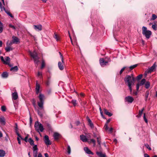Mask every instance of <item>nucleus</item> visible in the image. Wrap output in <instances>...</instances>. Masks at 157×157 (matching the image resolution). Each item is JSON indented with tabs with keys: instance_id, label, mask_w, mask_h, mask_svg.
<instances>
[{
	"instance_id": "1",
	"label": "nucleus",
	"mask_w": 157,
	"mask_h": 157,
	"mask_svg": "<svg viewBox=\"0 0 157 157\" xmlns=\"http://www.w3.org/2000/svg\"><path fill=\"white\" fill-rule=\"evenodd\" d=\"M135 80V78L133 74H131L130 75H126L124 78L125 83L127 86L133 85Z\"/></svg>"
},
{
	"instance_id": "2",
	"label": "nucleus",
	"mask_w": 157,
	"mask_h": 157,
	"mask_svg": "<svg viewBox=\"0 0 157 157\" xmlns=\"http://www.w3.org/2000/svg\"><path fill=\"white\" fill-rule=\"evenodd\" d=\"M142 30L143 35L145 36L147 39H149L152 34L151 31L148 30L147 28L144 26L142 27Z\"/></svg>"
},
{
	"instance_id": "3",
	"label": "nucleus",
	"mask_w": 157,
	"mask_h": 157,
	"mask_svg": "<svg viewBox=\"0 0 157 157\" xmlns=\"http://www.w3.org/2000/svg\"><path fill=\"white\" fill-rule=\"evenodd\" d=\"M29 54L33 58L35 63L36 64L37 66L38 65V63L39 62V58L38 56L37 53L35 51H34L33 52H30Z\"/></svg>"
},
{
	"instance_id": "4",
	"label": "nucleus",
	"mask_w": 157,
	"mask_h": 157,
	"mask_svg": "<svg viewBox=\"0 0 157 157\" xmlns=\"http://www.w3.org/2000/svg\"><path fill=\"white\" fill-rule=\"evenodd\" d=\"M44 97V96L43 94H40L39 96L40 101H38L37 103L38 106L41 109H44L43 105Z\"/></svg>"
},
{
	"instance_id": "5",
	"label": "nucleus",
	"mask_w": 157,
	"mask_h": 157,
	"mask_svg": "<svg viewBox=\"0 0 157 157\" xmlns=\"http://www.w3.org/2000/svg\"><path fill=\"white\" fill-rule=\"evenodd\" d=\"M34 127L35 129L38 132H42L44 130V128L42 124L41 123L39 124L38 121L35 122L34 124Z\"/></svg>"
},
{
	"instance_id": "6",
	"label": "nucleus",
	"mask_w": 157,
	"mask_h": 157,
	"mask_svg": "<svg viewBox=\"0 0 157 157\" xmlns=\"http://www.w3.org/2000/svg\"><path fill=\"white\" fill-rule=\"evenodd\" d=\"M110 61H105L103 58H101L100 59V63L101 66L104 67L109 62H110Z\"/></svg>"
},
{
	"instance_id": "7",
	"label": "nucleus",
	"mask_w": 157,
	"mask_h": 157,
	"mask_svg": "<svg viewBox=\"0 0 157 157\" xmlns=\"http://www.w3.org/2000/svg\"><path fill=\"white\" fill-rule=\"evenodd\" d=\"M156 64V62H155L154 64L153 65L148 69L147 71V72L148 73H151V72L153 71L154 70L155 68Z\"/></svg>"
},
{
	"instance_id": "8",
	"label": "nucleus",
	"mask_w": 157,
	"mask_h": 157,
	"mask_svg": "<svg viewBox=\"0 0 157 157\" xmlns=\"http://www.w3.org/2000/svg\"><path fill=\"white\" fill-rule=\"evenodd\" d=\"M44 142L46 145H50L51 144L50 140H49L48 136L47 135H45L44 137Z\"/></svg>"
},
{
	"instance_id": "9",
	"label": "nucleus",
	"mask_w": 157,
	"mask_h": 157,
	"mask_svg": "<svg viewBox=\"0 0 157 157\" xmlns=\"http://www.w3.org/2000/svg\"><path fill=\"white\" fill-rule=\"evenodd\" d=\"M34 29L36 31H40L42 30V26L41 25H34Z\"/></svg>"
},
{
	"instance_id": "10",
	"label": "nucleus",
	"mask_w": 157,
	"mask_h": 157,
	"mask_svg": "<svg viewBox=\"0 0 157 157\" xmlns=\"http://www.w3.org/2000/svg\"><path fill=\"white\" fill-rule=\"evenodd\" d=\"M125 100L128 102L132 103L134 101V98L130 96H128L125 98Z\"/></svg>"
},
{
	"instance_id": "11",
	"label": "nucleus",
	"mask_w": 157,
	"mask_h": 157,
	"mask_svg": "<svg viewBox=\"0 0 157 157\" xmlns=\"http://www.w3.org/2000/svg\"><path fill=\"white\" fill-rule=\"evenodd\" d=\"M84 150L85 152L88 154L94 155V153L88 148V147H85L84 148Z\"/></svg>"
},
{
	"instance_id": "12",
	"label": "nucleus",
	"mask_w": 157,
	"mask_h": 157,
	"mask_svg": "<svg viewBox=\"0 0 157 157\" xmlns=\"http://www.w3.org/2000/svg\"><path fill=\"white\" fill-rule=\"evenodd\" d=\"M40 85L38 83L37 81L36 82V84L35 92L36 94H38L39 92Z\"/></svg>"
},
{
	"instance_id": "13",
	"label": "nucleus",
	"mask_w": 157,
	"mask_h": 157,
	"mask_svg": "<svg viewBox=\"0 0 157 157\" xmlns=\"http://www.w3.org/2000/svg\"><path fill=\"white\" fill-rule=\"evenodd\" d=\"M63 63L64 61L63 62L62 61L61 62L59 61L58 62V67L59 69L60 70H63L64 69V66H63Z\"/></svg>"
},
{
	"instance_id": "14",
	"label": "nucleus",
	"mask_w": 157,
	"mask_h": 157,
	"mask_svg": "<svg viewBox=\"0 0 157 157\" xmlns=\"http://www.w3.org/2000/svg\"><path fill=\"white\" fill-rule=\"evenodd\" d=\"M12 100H16L18 98V94L16 92L12 93Z\"/></svg>"
},
{
	"instance_id": "15",
	"label": "nucleus",
	"mask_w": 157,
	"mask_h": 157,
	"mask_svg": "<svg viewBox=\"0 0 157 157\" xmlns=\"http://www.w3.org/2000/svg\"><path fill=\"white\" fill-rule=\"evenodd\" d=\"M13 44H17L20 42L19 39L16 36H13L12 37Z\"/></svg>"
},
{
	"instance_id": "16",
	"label": "nucleus",
	"mask_w": 157,
	"mask_h": 157,
	"mask_svg": "<svg viewBox=\"0 0 157 157\" xmlns=\"http://www.w3.org/2000/svg\"><path fill=\"white\" fill-rule=\"evenodd\" d=\"M86 118L87 119L89 123V125L92 128H94V125L93 123L92 122L91 120L88 117H86Z\"/></svg>"
},
{
	"instance_id": "17",
	"label": "nucleus",
	"mask_w": 157,
	"mask_h": 157,
	"mask_svg": "<svg viewBox=\"0 0 157 157\" xmlns=\"http://www.w3.org/2000/svg\"><path fill=\"white\" fill-rule=\"evenodd\" d=\"M80 139L83 142H86L87 141L86 136L83 135H80Z\"/></svg>"
},
{
	"instance_id": "18",
	"label": "nucleus",
	"mask_w": 157,
	"mask_h": 157,
	"mask_svg": "<svg viewBox=\"0 0 157 157\" xmlns=\"http://www.w3.org/2000/svg\"><path fill=\"white\" fill-rule=\"evenodd\" d=\"M60 135L57 132H55L53 135V137L55 140H58Z\"/></svg>"
},
{
	"instance_id": "19",
	"label": "nucleus",
	"mask_w": 157,
	"mask_h": 157,
	"mask_svg": "<svg viewBox=\"0 0 157 157\" xmlns=\"http://www.w3.org/2000/svg\"><path fill=\"white\" fill-rule=\"evenodd\" d=\"M33 153H38V149L37 147V145H33Z\"/></svg>"
},
{
	"instance_id": "20",
	"label": "nucleus",
	"mask_w": 157,
	"mask_h": 157,
	"mask_svg": "<svg viewBox=\"0 0 157 157\" xmlns=\"http://www.w3.org/2000/svg\"><path fill=\"white\" fill-rule=\"evenodd\" d=\"M5 60H4V63L6 64H9L10 61V59L8 56L5 57Z\"/></svg>"
},
{
	"instance_id": "21",
	"label": "nucleus",
	"mask_w": 157,
	"mask_h": 157,
	"mask_svg": "<svg viewBox=\"0 0 157 157\" xmlns=\"http://www.w3.org/2000/svg\"><path fill=\"white\" fill-rule=\"evenodd\" d=\"M152 28L155 30H156L157 28V22H155L152 23Z\"/></svg>"
},
{
	"instance_id": "22",
	"label": "nucleus",
	"mask_w": 157,
	"mask_h": 157,
	"mask_svg": "<svg viewBox=\"0 0 157 157\" xmlns=\"http://www.w3.org/2000/svg\"><path fill=\"white\" fill-rule=\"evenodd\" d=\"M51 83V77H48L47 78V79L46 81V85L47 86H49Z\"/></svg>"
},
{
	"instance_id": "23",
	"label": "nucleus",
	"mask_w": 157,
	"mask_h": 157,
	"mask_svg": "<svg viewBox=\"0 0 157 157\" xmlns=\"http://www.w3.org/2000/svg\"><path fill=\"white\" fill-rule=\"evenodd\" d=\"M6 152L5 151L2 150H0V157H3L5 156Z\"/></svg>"
},
{
	"instance_id": "24",
	"label": "nucleus",
	"mask_w": 157,
	"mask_h": 157,
	"mask_svg": "<svg viewBox=\"0 0 157 157\" xmlns=\"http://www.w3.org/2000/svg\"><path fill=\"white\" fill-rule=\"evenodd\" d=\"M104 111L105 114L109 117H110L112 115V114L110 113L106 109H104Z\"/></svg>"
},
{
	"instance_id": "25",
	"label": "nucleus",
	"mask_w": 157,
	"mask_h": 157,
	"mask_svg": "<svg viewBox=\"0 0 157 157\" xmlns=\"http://www.w3.org/2000/svg\"><path fill=\"white\" fill-rule=\"evenodd\" d=\"M10 71H17L18 70V67L17 66L11 67L10 69Z\"/></svg>"
},
{
	"instance_id": "26",
	"label": "nucleus",
	"mask_w": 157,
	"mask_h": 157,
	"mask_svg": "<svg viewBox=\"0 0 157 157\" xmlns=\"http://www.w3.org/2000/svg\"><path fill=\"white\" fill-rule=\"evenodd\" d=\"M0 123L4 124H5V120L3 117H0Z\"/></svg>"
},
{
	"instance_id": "27",
	"label": "nucleus",
	"mask_w": 157,
	"mask_h": 157,
	"mask_svg": "<svg viewBox=\"0 0 157 157\" xmlns=\"http://www.w3.org/2000/svg\"><path fill=\"white\" fill-rule=\"evenodd\" d=\"M2 77L4 78H6L8 77V75L7 72H3L2 74Z\"/></svg>"
},
{
	"instance_id": "28",
	"label": "nucleus",
	"mask_w": 157,
	"mask_h": 157,
	"mask_svg": "<svg viewBox=\"0 0 157 157\" xmlns=\"http://www.w3.org/2000/svg\"><path fill=\"white\" fill-rule=\"evenodd\" d=\"M144 110V108H143L142 109L140 110H139V114L137 116V117H140L142 114L143 112V111Z\"/></svg>"
},
{
	"instance_id": "29",
	"label": "nucleus",
	"mask_w": 157,
	"mask_h": 157,
	"mask_svg": "<svg viewBox=\"0 0 157 157\" xmlns=\"http://www.w3.org/2000/svg\"><path fill=\"white\" fill-rule=\"evenodd\" d=\"M28 141L30 143V144L31 146H33L34 145V142L33 140H32L31 138H29L28 140Z\"/></svg>"
},
{
	"instance_id": "30",
	"label": "nucleus",
	"mask_w": 157,
	"mask_h": 157,
	"mask_svg": "<svg viewBox=\"0 0 157 157\" xmlns=\"http://www.w3.org/2000/svg\"><path fill=\"white\" fill-rule=\"evenodd\" d=\"M53 37L57 41H59V36H58L55 33H54Z\"/></svg>"
},
{
	"instance_id": "31",
	"label": "nucleus",
	"mask_w": 157,
	"mask_h": 157,
	"mask_svg": "<svg viewBox=\"0 0 157 157\" xmlns=\"http://www.w3.org/2000/svg\"><path fill=\"white\" fill-rule=\"evenodd\" d=\"M145 87L146 89L148 88L150 86V83L149 82H147L145 84Z\"/></svg>"
},
{
	"instance_id": "32",
	"label": "nucleus",
	"mask_w": 157,
	"mask_h": 157,
	"mask_svg": "<svg viewBox=\"0 0 157 157\" xmlns=\"http://www.w3.org/2000/svg\"><path fill=\"white\" fill-rule=\"evenodd\" d=\"M6 51L7 52H10V50H12L13 49L10 46H7L5 49Z\"/></svg>"
},
{
	"instance_id": "33",
	"label": "nucleus",
	"mask_w": 157,
	"mask_h": 157,
	"mask_svg": "<svg viewBox=\"0 0 157 157\" xmlns=\"http://www.w3.org/2000/svg\"><path fill=\"white\" fill-rule=\"evenodd\" d=\"M145 81L146 80L145 79H143L140 81V83H139L140 84V86H142L145 84Z\"/></svg>"
},
{
	"instance_id": "34",
	"label": "nucleus",
	"mask_w": 157,
	"mask_h": 157,
	"mask_svg": "<svg viewBox=\"0 0 157 157\" xmlns=\"http://www.w3.org/2000/svg\"><path fill=\"white\" fill-rule=\"evenodd\" d=\"M67 152L69 155H70L71 153V148L70 146L69 145H67Z\"/></svg>"
},
{
	"instance_id": "35",
	"label": "nucleus",
	"mask_w": 157,
	"mask_h": 157,
	"mask_svg": "<svg viewBox=\"0 0 157 157\" xmlns=\"http://www.w3.org/2000/svg\"><path fill=\"white\" fill-rule=\"evenodd\" d=\"M97 142L99 145H100L101 143V139L100 136L98 137L97 138Z\"/></svg>"
},
{
	"instance_id": "36",
	"label": "nucleus",
	"mask_w": 157,
	"mask_h": 157,
	"mask_svg": "<svg viewBox=\"0 0 157 157\" xmlns=\"http://www.w3.org/2000/svg\"><path fill=\"white\" fill-rule=\"evenodd\" d=\"M89 143H92L93 144V145L95 146L96 145V141L93 139H91L90 140V141L89 142Z\"/></svg>"
},
{
	"instance_id": "37",
	"label": "nucleus",
	"mask_w": 157,
	"mask_h": 157,
	"mask_svg": "<svg viewBox=\"0 0 157 157\" xmlns=\"http://www.w3.org/2000/svg\"><path fill=\"white\" fill-rule=\"evenodd\" d=\"M157 18V16H156L155 14H153L152 15V17L151 19V20H154Z\"/></svg>"
},
{
	"instance_id": "38",
	"label": "nucleus",
	"mask_w": 157,
	"mask_h": 157,
	"mask_svg": "<svg viewBox=\"0 0 157 157\" xmlns=\"http://www.w3.org/2000/svg\"><path fill=\"white\" fill-rule=\"evenodd\" d=\"M137 66V64H136L134 65H133L130 66L129 67V68L131 70H132L134 68H135V67H136Z\"/></svg>"
},
{
	"instance_id": "39",
	"label": "nucleus",
	"mask_w": 157,
	"mask_h": 157,
	"mask_svg": "<svg viewBox=\"0 0 157 157\" xmlns=\"http://www.w3.org/2000/svg\"><path fill=\"white\" fill-rule=\"evenodd\" d=\"M3 25L2 23L0 21V33H2L3 31Z\"/></svg>"
},
{
	"instance_id": "40",
	"label": "nucleus",
	"mask_w": 157,
	"mask_h": 157,
	"mask_svg": "<svg viewBox=\"0 0 157 157\" xmlns=\"http://www.w3.org/2000/svg\"><path fill=\"white\" fill-rule=\"evenodd\" d=\"M71 102L73 104L74 106H75L77 105L76 101L75 100H72Z\"/></svg>"
},
{
	"instance_id": "41",
	"label": "nucleus",
	"mask_w": 157,
	"mask_h": 157,
	"mask_svg": "<svg viewBox=\"0 0 157 157\" xmlns=\"http://www.w3.org/2000/svg\"><path fill=\"white\" fill-rule=\"evenodd\" d=\"M33 104L35 108L36 109V101L34 99L33 100Z\"/></svg>"
},
{
	"instance_id": "42",
	"label": "nucleus",
	"mask_w": 157,
	"mask_h": 157,
	"mask_svg": "<svg viewBox=\"0 0 157 157\" xmlns=\"http://www.w3.org/2000/svg\"><path fill=\"white\" fill-rule=\"evenodd\" d=\"M9 27L12 28L13 29L15 30L16 29L15 27L11 24H9Z\"/></svg>"
},
{
	"instance_id": "43",
	"label": "nucleus",
	"mask_w": 157,
	"mask_h": 157,
	"mask_svg": "<svg viewBox=\"0 0 157 157\" xmlns=\"http://www.w3.org/2000/svg\"><path fill=\"white\" fill-rule=\"evenodd\" d=\"M142 76H143V75L142 74H140V75H138L137 77V78H136L137 80H139L140 79L142 78Z\"/></svg>"
},
{
	"instance_id": "44",
	"label": "nucleus",
	"mask_w": 157,
	"mask_h": 157,
	"mask_svg": "<svg viewBox=\"0 0 157 157\" xmlns=\"http://www.w3.org/2000/svg\"><path fill=\"white\" fill-rule=\"evenodd\" d=\"M15 131L16 133L18 132V128L17 125V123L15 124Z\"/></svg>"
},
{
	"instance_id": "45",
	"label": "nucleus",
	"mask_w": 157,
	"mask_h": 157,
	"mask_svg": "<svg viewBox=\"0 0 157 157\" xmlns=\"http://www.w3.org/2000/svg\"><path fill=\"white\" fill-rule=\"evenodd\" d=\"M145 146L147 147V148L149 150H151V148L149 146V145L147 144H145Z\"/></svg>"
},
{
	"instance_id": "46",
	"label": "nucleus",
	"mask_w": 157,
	"mask_h": 157,
	"mask_svg": "<svg viewBox=\"0 0 157 157\" xmlns=\"http://www.w3.org/2000/svg\"><path fill=\"white\" fill-rule=\"evenodd\" d=\"M37 113L41 117H42L43 116V115L42 113L40 112L39 110H37Z\"/></svg>"
},
{
	"instance_id": "47",
	"label": "nucleus",
	"mask_w": 157,
	"mask_h": 157,
	"mask_svg": "<svg viewBox=\"0 0 157 157\" xmlns=\"http://www.w3.org/2000/svg\"><path fill=\"white\" fill-rule=\"evenodd\" d=\"M59 53L60 55V58L61 59V61L63 62L64 60L63 56L60 52H59Z\"/></svg>"
},
{
	"instance_id": "48",
	"label": "nucleus",
	"mask_w": 157,
	"mask_h": 157,
	"mask_svg": "<svg viewBox=\"0 0 157 157\" xmlns=\"http://www.w3.org/2000/svg\"><path fill=\"white\" fill-rule=\"evenodd\" d=\"M132 85L128 86V87L130 91L131 94H132Z\"/></svg>"
},
{
	"instance_id": "49",
	"label": "nucleus",
	"mask_w": 157,
	"mask_h": 157,
	"mask_svg": "<svg viewBox=\"0 0 157 157\" xmlns=\"http://www.w3.org/2000/svg\"><path fill=\"white\" fill-rule=\"evenodd\" d=\"M45 66V63L44 62V60H43L42 62V64H41V69H42Z\"/></svg>"
},
{
	"instance_id": "50",
	"label": "nucleus",
	"mask_w": 157,
	"mask_h": 157,
	"mask_svg": "<svg viewBox=\"0 0 157 157\" xmlns=\"http://www.w3.org/2000/svg\"><path fill=\"white\" fill-rule=\"evenodd\" d=\"M1 110L2 111H5L6 110V108L5 106H2L1 107Z\"/></svg>"
},
{
	"instance_id": "51",
	"label": "nucleus",
	"mask_w": 157,
	"mask_h": 157,
	"mask_svg": "<svg viewBox=\"0 0 157 157\" xmlns=\"http://www.w3.org/2000/svg\"><path fill=\"white\" fill-rule=\"evenodd\" d=\"M96 153V154L99 157H100L102 155L101 152L97 151Z\"/></svg>"
},
{
	"instance_id": "52",
	"label": "nucleus",
	"mask_w": 157,
	"mask_h": 157,
	"mask_svg": "<svg viewBox=\"0 0 157 157\" xmlns=\"http://www.w3.org/2000/svg\"><path fill=\"white\" fill-rule=\"evenodd\" d=\"M144 121H145V122L146 123H147V120L146 119V117H145V113H144Z\"/></svg>"
},
{
	"instance_id": "53",
	"label": "nucleus",
	"mask_w": 157,
	"mask_h": 157,
	"mask_svg": "<svg viewBox=\"0 0 157 157\" xmlns=\"http://www.w3.org/2000/svg\"><path fill=\"white\" fill-rule=\"evenodd\" d=\"M2 4L1 2H0V8L2 11L3 10V9H4V7H2Z\"/></svg>"
},
{
	"instance_id": "54",
	"label": "nucleus",
	"mask_w": 157,
	"mask_h": 157,
	"mask_svg": "<svg viewBox=\"0 0 157 157\" xmlns=\"http://www.w3.org/2000/svg\"><path fill=\"white\" fill-rule=\"evenodd\" d=\"M2 4L1 2H0V8L2 11L3 10V9H4V7H2Z\"/></svg>"
},
{
	"instance_id": "55",
	"label": "nucleus",
	"mask_w": 157,
	"mask_h": 157,
	"mask_svg": "<svg viewBox=\"0 0 157 157\" xmlns=\"http://www.w3.org/2000/svg\"><path fill=\"white\" fill-rule=\"evenodd\" d=\"M104 128L106 130H108V124L107 123L105 124V126H104Z\"/></svg>"
},
{
	"instance_id": "56",
	"label": "nucleus",
	"mask_w": 157,
	"mask_h": 157,
	"mask_svg": "<svg viewBox=\"0 0 157 157\" xmlns=\"http://www.w3.org/2000/svg\"><path fill=\"white\" fill-rule=\"evenodd\" d=\"M140 85L139 83H137L136 85V89L137 91H138L139 90V87Z\"/></svg>"
},
{
	"instance_id": "57",
	"label": "nucleus",
	"mask_w": 157,
	"mask_h": 157,
	"mask_svg": "<svg viewBox=\"0 0 157 157\" xmlns=\"http://www.w3.org/2000/svg\"><path fill=\"white\" fill-rule=\"evenodd\" d=\"M126 68V67H124L121 70L120 72V74H121L123 71L124 70L125 68Z\"/></svg>"
},
{
	"instance_id": "58",
	"label": "nucleus",
	"mask_w": 157,
	"mask_h": 157,
	"mask_svg": "<svg viewBox=\"0 0 157 157\" xmlns=\"http://www.w3.org/2000/svg\"><path fill=\"white\" fill-rule=\"evenodd\" d=\"M148 95H149V92H148L147 91L146 93V95H145V98H146V100L148 97Z\"/></svg>"
},
{
	"instance_id": "59",
	"label": "nucleus",
	"mask_w": 157,
	"mask_h": 157,
	"mask_svg": "<svg viewBox=\"0 0 157 157\" xmlns=\"http://www.w3.org/2000/svg\"><path fill=\"white\" fill-rule=\"evenodd\" d=\"M16 134L18 136V137H19V138H20L21 139H23V138L21 137V136L20 135V134H19L18 132H16Z\"/></svg>"
},
{
	"instance_id": "60",
	"label": "nucleus",
	"mask_w": 157,
	"mask_h": 157,
	"mask_svg": "<svg viewBox=\"0 0 157 157\" xmlns=\"http://www.w3.org/2000/svg\"><path fill=\"white\" fill-rule=\"evenodd\" d=\"M138 94L137 92L135 90H134L133 92V95H136Z\"/></svg>"
},
{
	"instance_id": "61",
	"label": "nucleus",
	"mask_w": 157,
	"mask_h": 157,
	"mask_svg": "<svg viewBox=\"0 0 157 157\" xmlns=\"http://www.w3.org/2000/svg\"><path fill=\"white\" fill-rule=\"evenodd\" d=\"M113 129V128L111 127L109 129L108 131L110 133H112V132Z\"/></svg>"
},
{
	"instance_id": "62",
	"label": "nucleus",
	"mask_w": 157,
	"mask_h": 157,
	"mask_svg": "<svg viewBox=\"0 0 157 157\" xmlns=\"http://www.w3.org/2000/svg\"><path fill=\"white\" fill-rule=\"evenodd\" d=\"M28 138V136H26L24 139H23V140L25 142H27L28 141L27 140Z\"/></svg>"
},
{
	"instance_id": "63",
	"label": "nucleus",
	"mask_w": 157,
	"mask_h": 157,
	"mask_svg": "<svg viewBox=\"0 0 157 157\" xmlns=\"http://www.w3.org/2000/svg\"><path fill=\"white\" fill-rule=\"evenodd\" d=\"M17 140L18 141V143L19 144H21V140L20 139V138H19V137H17Z\"/></svg>"
},
{
	"instance_id": "64",
	"label": "nucleus",
	"mask_w": 157,
	"mask_h": 157,
	"mask_svg": "<svg viewBox=\"0 0 157 157\" xmlns=\"http://www.w3.org/2000/svg\"><path fill=\"white\" fill-rule=\"evenodd\" d=\"M7 14L9 16H10L12 18V17H13V16L12 15L10 12H8V13H7Z\"/></svg>"
}]
</instances>
